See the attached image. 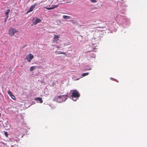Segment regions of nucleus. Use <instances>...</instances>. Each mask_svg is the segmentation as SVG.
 <instances>
[{
    "mask_svg": "<svg viewBox=\"0 0 147 147\" xmlns=\"http://www.w3.org/2000/svg\"><path fill=\"white\" fill-rule=\"evenodd\" d=\"M34 58V56L30 53L26 57V59L29 62H30L31 60Z\"/></svg>",
    "mask_w": 147,
    "mask_h": 147,
    "instance_id": "nucleus-5",
    "label": "nucleus"
},
{
    "mask_svg": "<svg viewBox=\"0 0 147 147\" xmlns=\"http://www.w3.org/2000/svg\"><path fill=\"white\" fill-rule=\"evenodd\" d=\"M57 49H59L61 48L60 46H58L57 47Z\"/></svg>",
    "mask_w": 147,
    "mask_h": 147,
    "instance_id": "nucleus-18",
    "label": "nucleus"
},
{
    "mask_svg": "<svg viewBox=\"0 0 147 147\" xmlns=\"http://www.w3.org/2000/svg\"><path fill=\"white\" fill-rule=\"evenodd\" d=\"M25 135V134H24L23 135H22V138L23 136Z\"/></svg>",
    "mask_w": 147,
    "mask_h": 147,
    "instance_id": "nucleus-21",
    "label": "nucleus"
},
{
    "mask_svg": "<svg viewBox=\"0 0 147 147\" xmlns=\"http://www.w3.org/2000/svg\"><path fill=\"white\" fill-rule=\"evenodd\" d=\"M13 99H15V96H14V97H13V96H12V97H11Z\"/></svg>",
    "mask_w": 147,
    "mask_h": 147,
    "instance_id": "nucleus-19",
    "label": "nucleus"
},
{
    "mask_svg": "<svg viewBox=\"0 0 147 147\" xmlns=\"http://www.w3.org/2000/svg\"><path fill=\"white\" fill-rule=\"evenodd\" d=\"M36 66H32L30 67V71H32L36 68Z\"/></svg>",
    "mask_w": 147,
    "mask_h": 147,
    "instance_id": "nucleus-12",
    "label": "nucleus"
},
{
    "mask_svg": "<svg viewBox=\"0 0 147 147\" xmlns=\"http://www.w3.org/2000/svg\"><path fill=\"white\" fill-rule=\"evenodd\" d=\"M38 68H40V67H38Z\"/></svg>",
    "mask_w": 147,
    "mask_h": 147,
    "instance_id": "nucleus-23",
    "label": "nucleus"
},
{
    "mask_svg": "<svg viewBox=\"0 0 147 147\" xmlns=\"http://www.w3.org/2000/svg\"><path fill=\"white\" fill-rule=\"evenodd\" d=\"M63 18H64V19H65V20L71 18V17H70V16H65V15H64L63 16Z\"/></svg>",
    "mask_w": 147,
    "mask_h": 147,
    "instance_id": "nucleus-10",
    "label": "nucleus"
},
{
    "mask_svg": "<svg viewBox=\"0 0 147 147\" xmlns=\"http://www.w3.org/2000/svg\"><path fill=\"white\" fill-rule=\"evenodd\" d=\"M5 124H8V121H6V123H5Z\"/></svg>",
    "mask_w": 147,
    "mask_h": 147,
    "instance_id": "nucleus-20",
    "label": "nucleus"
},
{
    "mask_svg": "<svg viewBox=\"0 0 147 147\" xmlns=\"http://www.w3.org/2000/svg\"><path fill=\"white\" fill-rule=\"evenodd\" d=\"M58 5H55L54 7H44V8L47 9L48 10L52 9H54L55 8L57 7Z\"/></svg>",
    "mask_w": 147,
    "mask_h": 147,
    "instance_id": "nucleus-9",
    "label": "nucleus"
},
{
    "mask_svg": "<svg viewBox=\"0 0 147 147\" xmlns=\"http://www.w3.org/2000/svg\"><path fill=\"white\" fill-rule=\"evenodd\" d=\"M4 134L5 135V136H6V137H8V133L6 131H4Z\"/></svg>",
    "mask_w": 147,
    "mask_h": 147,
    "instance_id": "nucleus-15",
    "label": "nucleus"
},
{
    "mask_svg": "<svg viewBox=\"0 0 147 147\" xmlns=\"http://www.w3.org/2000/svg\"><path fill=\"white\" fill-rule=\"evenodd\" d=\"M54 37L53 38V42H56L58 40V38H59V35L54 34Z\"/></svg>",
    "mask_w": 147,
    "mask_h": 147,
    "instance_id": "nucleus-7",
    "label": "nucleus"
},
{
    "mask_svg": "<svg viewBox=\"0 0 147 147\" xmlns=\"http://www.w3.org/2000/svg\"><path fill=\"white\" fill-rule=\"evenodd\" d=\"M1 116V113H0V116Z\"/></svg>",
    "mask_w": 147,
    "mask_h": 147,
    "instance_id": "nucleus-24",
    "label": "nucleus"
},
{
    "mask_svg": "<svg viewBox=\"0 0 147 147\" xmlns=\"http://www.w3.org/2000/svg\"><path fill=\"white\" fill-rule=\"evenodd\" d=\"M89 74V73L88 72H87L86 73H83L82 75V77H84L88 75Z\"/></svg>",
    "mask_w": 147,
    "mask_h": 147,
    "instance_id": "nucleus-14",
    "label": "nucleus"
},
{
    "mask_svg": "<svg viewBox=\"0 0 147 147\" xmlns=\"http://www.w3.org/2000/svg\"><path fill=\"white\" fill-rule=\"evenodd\" d=\"M68 96L67 95H64L56 96L55 98L57 101L59 102H62L65 101L68 98Z\"/></svg>",
    "mask_w": 147,
    "mask_h": 147,
    "instance_id": "nucleus-2",
    "label": "nucleus"
},
{
    "mask_svg": "<svg viewBox=\"0 0 147 147\" xmlns=\"http://www.w3.org/2000/svg\"><path fill=\"white\" fill-rule=\"evenodd\" d=\"M90 1L92 3H96V0H90Z\"/></svg>",
    "mask_w": 147,
    "mask_h": 147,
    "instance_id": "nucleus-16",
    "label": "nucleus"
},
{
    "mask_svg": "<svg viewBox=\"0 0 147 147\" xmlns=\"http://www.w3.org/2000/svg\"><path fill=\"white\" fill-rule=\"evenodd\" d=\"M37 5L36 3H34L33 5H32L30 8V9L28 11L27 13H28L29 12H31L34 9L35 7Z\"/></svg>",
    "mask_w": 147,
    "mask_h": 147,
    "instance_id": "nucleus-6",
    "label": "nucleus"
},
{
    "mask_svg": "<svg viewBox=\"0 0 147 147\" xmlns=\"http://www.w3.org/2000/svg\"><path fill=\"white\" fill-rule=\"evenodd\" d=\"M91 68H90V69H88L87 70H91Z\"/></svg>",
    "mask_w": 147,
    "mask_h": 147,
    "instance_id": "nucleus-22",
    "label": "nucleus"
},
{
    "mask_svg": "<svg viewBox=\"0 0 147 147\" xmlns=\"http://www.w3.org/2000/svg\"><path fill=\"white\" fill-rule=\"evenodd\" d=\"M34 100L38 102L42 103L43 102V100L41 98L37 97L35 98Z\"/></svg>",
    "mask_w": 147,
    "mask_h": 147,
    "instance_id": "nucleus-8",
    "label": "nucleus"
},
{
    "mask_svg": "<svg viewBox=\"0 0 147 147\" xmlns=\"http://www.w3.org/2000/svg\"><path fill=\"white\" fill-rule=\"evenodd\" d=\"M80 96V93L77 90H72L71 95L70 96V98H72L74 101H76L78 99Z\"/></svg>",
    "mask_w": 147,
    "mask_h": 147,
    "instance_id": "nucleus-1",
    "label": "nucleus"
},
{
    "mask_svg": "<svg viewBox=\"0 0 147 147\" xmlns=\"http://www.w3.org/2000/svg\"><path fill=\"white\" fill-rule=\"evenodd\" d=\"M17 32V31L12 28H11L9 30V34L11 36H13L15 33Z\"/></svg>",
    "mask_w": 147,
    "mask_h": 147,
    "instance_id": "nucleus-4",
    "label": "nucleus"
},
{
    "mask_svg": "<svg viewBox=\"0 0 147 147\" xmlns=\"http://www.w3.org/2000/svg\"><path fill=\"white\" fill-rule=\"evenodd\" d=\"M41 22V19L37 18H34L32 19L33 24L34 25L38 23H40Z\"/></svg>",
    "mask_w": 147,
    "mask_h": 147,
    "instance_id": "nucleus-3",
    "label": "nucleus"
},
{
    "mask_svg": "<svg viewBox=\"0 0 147 147\" xmlns=\"http://www.w3.org/2000/svg\"><path fill=\"white\" fill-rule=\"evenodd\" d=\"M7 93L9 94V95L11 96V97H12V96H13V97H14V96L12 94L11 92L9 91V90L7 91Z\"/></svg>",
    "mask_w": 147,
    "mask_h": 147,
    "instance_id": "nucleus-13",
    "label": "nucleus"
},
{
    "mask_svg": "<svg viewBox=\"0 0 147 147\" xmlns=\"http://www.w3.org/2000/svg\"><path fill=\"white\" fill-rule=\"evenodd\" d=\"M58 54H64V55H66V53H64V52H59Z\"/></svg>",
    "mask_w": 147,
    "mask_h": 147,
    "instance_id": "nucleus-17",
    "label": "nucleus"
},
{
    "mask_svg": "<svg viewBox=\"0 0 147 147\" xmlns=\"http://www.w3.org/2000/svg\"><path fill=\"white\" fill-rule=\"evenodd\" d=\"M10 11V10L9 9H8L6 11L5 13V14L6 15V18H7L8 17V14L9 13Z\"/></svg>",
    "mask_w": 147,
    "mask_h": 147,
    "instance_id": "nucleus-11",
    "label": "nucleus"
}]
</instances>
